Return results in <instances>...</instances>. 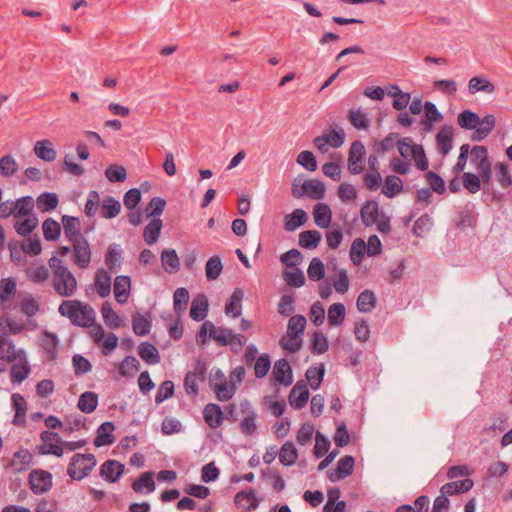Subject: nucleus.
<instances>
[{
	"label": "nucleus",
	"instance_id": "nucleus-34",
	"mask_svg": "<svg viewBox=\"0 0 512 512\" xmlns=\"http://www.w3.org/2000/svg\"><path fill=\"white\" fill-rule=\"evenodd\" d=\"M314 221L317 226L327 228L331 223L332 212L327 204L319 203L314 208Z\"/></svg>",
	"mask_w": 512,
	"mask_h": 512
},
{
	"label": "nucleus",
	"instance_id": "nucleus-28",
	"mask_svg": "<svg viewBox=\"0 0 512 512\" xmlns=\"http://www.w3.org/2000/svg\"><path fill=\"white\" fill-rule=\"evenodd\" d=\"M403 191V181L396 175H388L382 187V194L387 198H394Z\"/></svg>",
	"mask_w": 512,
	"mask_h": 512
},
{
	"label": "nucleus",
	"instance_id": "nucleus-62",
	"mask_svg": "<svg viewBox=\"0 0 512 512\" xmlns=\"http://www.w3.org/2000/svg\"><path fill=\"white\" fill-rule=\"evenodd\" d=\"M496 179L502 188L506 189L512 185V177L509 172L508 165L499 162L495 165Z\"/></svg>",
	"mask_w": 512,
	"mask_h": 512
},
{
	"label": "nucleus",
	"instance_id": "nucleus-31",
	"mask_svg": "<svg viewBox=\"0 0 512 512\" xmlns=\"http://www.w3.org/2000/svg\"><path fill=\"white\" fill-rule=\"evenodd\" d=\"M138 355L149 365H156L160 362V355L157 348L149 342H143L139 345Z\"/></svg>",
	"mask_w": 512,
	"mask_h": 512
},
{
	"label": "nucleus",
	"instance_id": "nucleus-54",
	"mask_svg": "<svg viewBox=\"0 0 512 512\" xmlns=\"http://www.w3.org/2000/svg\"><path fill=\"white\" fill-rule=\"evenodd\" d=\"M42 230L47 241H55L61 234L60 224L52 218H48L42 223Z\"/></svg>",
	"mask_w": 512,
	"mask_h": 512
},
{
	"label": "nucleus",
	"instance_id": "nucleus-49",
	"mask_svg": "<svg viewBox=\"0 0 512 512\" xmlns=\"http://www.w3.org/2000/svg\"><path fill=\"white\" fill-rule=\"evenodd\" d=\"M140 362L134 356H126L119 365L122 376L134 377L140 370Z\"/></svg>",
	"mask_w": 512,
	"mask_h": 512
},
{
	"label": "nucleus",
	"instance_id": "nucleus-27",
	"mask_svg": "<svg viewBox=\"0 0 512 512\" xmlns=\"http://www.w3.org/2000/svg\"><path fill=\"white\" fill-rule=\"evenodd\" d=\"M468 90L471 94L483 92L493 94L496 90L495 85L486 78L474 76L468 82Z\"/></svg>",
	"mask_w": 512,
	"mask_h": 512
},
{
	"label": "nucleus",
	"instance_id": "nucleus-32",
	"mask_svg": "<svg viewBox=\"0 0 512 512\" xmlns=\"http://www.w3.org/2000/svg\"><path fill=\"white\" fill-rule=\"evenodd\" d=\"M22 349H16L15 345L11 340L0 336V359L7 362H14L20 358V352Z\"/></svg>",
	"mask_w": 512,
	"mask_h": 512
},
{
	"label": "nucleus",
	"instance_id": "nucleus-6",
	"mask_svg": "<svg viewBox=\"0 0 512 512\" xmlns=\"http://www.w3.org/2000/svg\"><path fill=\"white\" fill-rule=\"evenodd\" d=\"M345 140V132L343 129L331 130L324 132L321 136L314 139L315 147L321 152L326 153L329 147L339 148Z\"/></svg>",
	"mask_w": 512,
	"mask_h": 512
},
{
	"label": "nucleus",
	"instance_id": "nucleus-36",
	"mask_svg": "<svg viewBox=\"0 0 512 512\" xmlns=\"http://www.w3.org/2000/svg\"><path fill=\"white\" fill-rule=\"evenodd\" d=\"M121 211V203L112 196L105 197L101 202V216L106 219L115 218Z\"/></svg>",
	"mask_w": 512,
	"mask_h": 512
},
{
	"label": "nucleus",
	"instance_id": "nucleus-42",
	"mask_svg": "<svg viewBox=\"0 0 512 512\" xmlns=\"http://www.w3.org/2000/svg\"><path fill=\"white\" fill-rule=\"evenodd\" d=\"M25 219H16L14 229L20 236L30 235L38 226V218L36 216L24 217Z\"/></svg>",
	"mask_w": 512,
	"mask_h": 512
},
{
	"label": "nucleus",
	"instance_id": "nucleus-8",
	"mask_svg": "<svg viewBox=\"0 0 512 512\" xmlns=\"http://www.w3.org/2000/svg\"><path fill=\"white\" fill-rule=\"evenodd\" d=\"M355 459L350 455L341 457L337 462L336 469L327 471V477L332 482H338L350 476L354 470Z\"/></svg>",
	"mask_w": 512,
	"mask_h": 512
},
{
	"label": "nucleus",
	"instance_id": "nucleus-24",
	"mask_svg": "<svg viewBox=\"0 0 512 512\" xmlns=\"http://www.w3.org/2000/svg\"><path fill=\"white\" fill-rule=\"evenodd\" d=\"M381 213L379 212V205L376 201L369 200L361 208L360 216L362 223L366 226H373L377 221V217Z\"/></svg>",
	"mask_w": 512,
	"mask_h": 512
},
{
	"label": "nucleus",
	"instance_id": "nucleus-22",
	"mask_svg": "<svg viewBox=\"0 0 512 512\" xmlns=\"http://www.w3.org/2000/svg\"><path fill=\"white\" fill-rule=\"evenodd\" d=\"M495 124L496 119L494 115H486L482 119L480 118V122L472 134V140L482 141L485 139L494 129Z\"/></svg>",
	"mask_w": 512,
	"mask_h": 512
},
{
	"label": "nucleus",
	"instance_id": "nucleus-14",
	"mask_svg": "<svg viewBox=\"0 0 512 512\" xmlns=\"http://www.w3.org/2000/svg\"><path fill=\"white\" fill-rule=\"evenodd\" d=\"M273 376L277 382L284 386L292 384V369L286 359H280L275 362L273 367Z\"/></svg>",
	"mask_w": 512,
	"mask_h": 512
},
{
	"label": "nucleus",
	"instance_id": "nucleus-26",
	"mask_svg": "<svg viewBox=\"0 0 512 512\" xmlns=\"http://www.w3.org/2000/svg\"><path fill=\"white\" fill-rule=\"evenodd\" d=\"M208 313V300L205 295L200 294L192 301L190 317L195 321H202Z\"/></svg>",
	"mask_w": 512,
	"mask_h": 512
},
{
	"label": "nucleus",
	"instance_id": "nucleus-29",
	"mask_svg": "<svg viewBox=\"0 0 512 512\" xmlns=\"http://www.w3.org/2000/svg\"><path fill=\"white\" fill-rule=\"evenodd\" d=\"M161 262L163 269L170 274L176 273L180 268V259L174 249H164Z\"/></svg>",
	"mask_w": 512,
	"mask_h": 512
},
{
	"label": "nucleus",
	"instance_id": "nucleus-5",
	"mask_svg": "<svg viewBox=\"0 0 512 512\" xmlns=\"http://www.w3.org/2000/svg\"><path fill=\"white\" fill-rule=\"evenodd\" d=\"M31 491L36 495H42L52 488V474L42 469H34L28 477Z\"/></svg>",
	"mask_w": 512,
	"mask_h": 512
},
{
	"label": "nucleus",
	"instance_id": "nucleus-18",
	"mask_svg": "<svg viewBox=\"0 0 512 512\" xmlns=\"http://www.w3.org/2000/svg\"><path fill=\"white\" fill-rule=\"evenodd\" d=\"M112 279L109 273L101 268L98 269L95 274L94 286L97 294L101 298H105L110 295Z\"/></svg>",
	"mask_w": 512,
	"mask_h": 512
},
{
	"label": "nucleus",
	"instance_id": "nucleus-43",
	"mask_svg": "<svg viewBox=\"0 0 512 512\" xmlns=\"http://www.w3.org/2000/svg\"><path fill=\"white\" fill-rule=\"evenodd\" d=\"M350 124L357 130H367L369 128V119L365 112L360 108L350 109L348 112Z\"/></svg>",
	"mask_w": 512,
	"mask_h": 512
},
{
	"label": "nucleus",
	"instance_id": "nucleus-55",
	"mask_svg": "<svg viewBox=\"0 0 512 512\" xmlns=\"http://www.w3.org/2000/svg\"><path fill=\"white\" fill-rule=\"evenodd\" d=\"M345 319V306L342 303H334L328 309V323L330 326H338Z\"/></svg>",
	"mask_w": 512,
	"mask_h": 512
},
{
	"label": "nucleus",
	"instance_id": "nucleus-58",
	"mask_svg": "<svg viewBox=\"0 0 512 512\" xmlns=\"http://www.w3.org/2000/svg\"><path fill=\"white\" fill-rule=\"evenodd\" d=\"M335 291L339 294H345L349 290L350 281L345 269H338L332 278Z\"/></svg>",
	"mask_w": 512,
	"mask_h": 512
},
{
	"label": "nucleus",
	"instance_id": "nucleus-46",
	"mask_svg": "<svg viewBox=\"0 0 512 512\" xmlns=\"http://www.w3.org/2000/svg\"><path fill=\"white\" fill-rule=\"evenodd\" d=\"M307 220V214L303 209H295L285 217L284 227L287 231H294L302 226Z\"/></svg>",
	"mask_w": 512,
	"mask_h": 512
},
{
	"label": "nucleus",
	"instance_id": "nucleus-53",
	"mask_svg": "<svg viewBox=\"0 0 512 512\" xmlns=\"http://www.w3.org/2000/svg\"><path fill=\"white\" fill-rule=\"evenodd\" d=\"M306 327V318L302 315H294L288 321L287 332L289 336L302 337Z\"/></svg>",
	"mask_w": 512,
	"mask_h": 512
},
{
	"label": "nucleus",
	"instance_id": "nucleus-15",
	"mask_svg": "<svg viewBox=\"0 0 512 512\" xmlns=\"http://www.w3.org/2000/svg\"><path fill=\"white\" fill-rule=\"evenodd\" d=\"M235 505L243 508L245 511L255 510L259 505L257 493L250 488L248 491H240L234 497Z\"/></svg>",
	"mask_w": 512,
	"mask_h": 512
},
{
	"label": "nucleus",
	"instance_id": "nucleus-37",
	"mask_svg": "<svg viewBox=\"0 0 512 512\" xmlns=\"http://www.w3.org/2000/svg\"><path fill=\"white\" fill-rule=\"evenodd\" d=\"M298 451L292 442H285L279 451V460L282 465L290 467L296 463Z\"/></svg>",
	"mask_w": 512,
	"mask_h": 512
},
{
	"label": "nucleus",
	"instance_id": "nucleus-47",
	"mask_svg": "<svg viewBox=\"0 0 512 512\" xmlns=\"http://www.w3.org/2000/svg\"><path fill=\"white\" fill-rule=\"evenodd\" d=\"M49 269L42 264H35L27 268V278L33 283H43L49 278Z\"/></svg>",
	"mask_w": 512,
	"mask_h": 512
},
{
	"label": "nucleus",
	"instance_id": "nucleus-41",
	"mask_svg": "<svg viewBox=\"0 0 512 512\" xmlns=\"http://www.w3.org/2000/svg\"><path fill=\"white\" fill-rule=\"evenodd\" d=\"M376 296L370 290L362 291L356 302L357 309L362 313L371 312L376 306Z\"/></svg>",
	"mask_w": 512,
	"mask_h": 512
},
{
	"label": "nucleus",
	"instance_id": "nucleus-16",
	"mask_svg": "<svg viewBox=\"0 0 512 512\" xmlns=\"http://www.w3.org/2000/svg\"><path fill=\"white\" fill-rule=\"evenodd\" d=\"M62 224L66 238L72 243L84 239L80 232V221L77 217L64 215Z\"/></svg>",
	"mask_w": 512,
	"mask_h": 512
},
{
	"label": "nucleus",
	"instance_id": "nucleus-12",
	"mask_svg": "<svg viewBox=\"0 0 512 512\" xmlns=\"http://www.w3.org/2000/svg\"><path fill=\"white\" fill-rule=\"evenodd\" d=\"M125 466L117 460H107L100 467V476L109 483L117 482L123 475Z\"/></svg>",
	"mask_w": 512,
	"mask_h": 512
},
{
	"label": "nucleus",
	"instance_id": "nucleus-48",
	"mask_svg": "<svg viewBox=\"0 0 512 512\" xmlns=\"http://www.w3.org/2000/svg\"><path fill=\"white\" fill-rule=\"evenodd\" d=\"M101 314L105 324L110 329H117L121 325V319L118 314L113 310L109 302H105L101 307Z\"/></svg>",
	"mask_w": 512,
	"mask_h": 512
},
{
	"label": "nucleus",
	"instance_id": "nucleus-30",
	"mask_svg": "<svg viewBox=\"0 0 512 512\" xmlns=\"http://www.w3.org/2000/svg\"><path fill=\"white\" fill-rule=\"evenodd\" d=\"M35 201L31 196H24L15 201V219L35 216L33 209Z\"/></svg>",
	"mask_w": 512,
	"mask_h": 512
},
{
	"label": "nucleus",
	"instance_id": "nucleus-10",
	"mask_svg": "<svg viewBox=\"0 0 512 512\" xmlns=\"http://www.w3.org/2000/svg\"><path fill=\"white\" fill-rule=\"evenodd\" d=\"M31 367L28 363L25 351L20 352V358L14 361L10 369V380L13 384L22 383L30 374Z\"/></svg>",
	"mask_w": 512,
	"mask_h": 512
},
{
	"label": "nucleus",
	"instance_id": "nucleus-45",
	"mask_svg": "<svg viewBox=\"0 0 512 512\" xmlns=\"http://www.w3.org/2000/svg\"><path fill=\"white\" fill-rule=\"evenodd\" d=\"M98 404V395L95 392L87 391L80 395L78 408L86 414L92 413Z\"/></svg>",
	"mask_w": 512,
	"mask_h": 512
},
{
	"label": "nucleus",
	"instance_id": "nucleus-56",
	"mask_svg": "<svg viewBox=\"0 0 512 512\" xmlns=\"http://www.w3.org/2000/svg\"><path fill=\"white\" fill-rule=\"evenodd\" d=\"M212 390L220 401L230 400L236 392L235 386L231 383H228L227 381L222 383L215 382Z\"/></svg>",
	"mask_w": 512,
	"mask_h": 512
},
{
	"label": "nucleus",
	"instance_id": "nucleus-52",
	"mask_svg": "<svg viewBox=\"0 0 512 512\" xmlns=\"http://www.w3.org/2000/svg\"><path fill=\"white\" fill-rule=\"evenodd\" d=\"M132 329L138 336H146L151 330V321L140 313L132 317Z\"/></svg>",
	"mask_w": 512,
	"mask_h": 512
},
{
	"label": "nucleus",
	"instance_id": "nucleus-2",
	"mask_svg": "<svg viewBox=\"0 0 512 512\" xmlns=\"http://www.w3.org/2000/svg\"><path fill=\"white\" fill-rule=\"evenodd\" d=\"M58 313L77 327L87 328L93 326L96 321L95 310L89 304L77 299L62 301L58 307Z\"/></svg>",
	"mask_w": 512,
	"mask_h": 512
},
{
	"label": "nucleus",
	"instance_id": "nucleus-11",
	"mask_svg": "<svg viewBox=\"0 0 512 512\" xmlns=\"http://www.w3.org/2000/svg\"><path fill=\"white\" fill-rule=\"evenodd\" d=\"M73 244V260L74 263L82 269H85L89 266L91 262V249L88 241L84 239H80L76 242H72Z\"/></svg>",
	"mask_w": 512,
	"mask_h": 512
},
{
	"label": "nucleus",
	"instance_id": "nucleus-4",
	"mask_svg": "<svg viewBox=\"0 0 512 512\" xmlns=\"http://www.w3.org/2000/svg\"><path fill=\"white\" fill-rule=\"evenodd\" d=\"M300 179H294L292 183L291 193L295 198H301L304 195L314 200L323 199L325 196V185L319 180H308L303 181L301 184V190H297Z\"/></svg>",
	"mask_w": 512,
	"mask_h": 512
},
{
	"label": "nucleus",
	"instance_id": "nucleus-19",
	"mask_svg": "<svg viewBox=\"0 0 512 512\" xmlns=\"http://www.w3.org/2000/svg\"><path fill=\"white\" fill-rule=\"evenodd\" d=\"M114 429L115 426L112 422L106 421L102 423L97 429V435L94 439V445L96 447H102L113 444L115 441V438L112 434Z\"/></svg>",
	"mask_w": 512,
	"mask_h": 512
},
{
	"label": "nucleus",
	"instance_id": "nucleus-7",
	"mask_svg": "<svg viewBox=\"0 0 512 512\" xmlns=\"http://www.w3.org/2000/svg\"><path fill=\"white\" fill-rule=\"evenodd\" d=\"M365 147L361 141H354L349 149L348 170L351 174L357 175L364 170Z\"/></svg>",
	"mask_w": 512,
	"mask_h": 512
},
{
	"label": "nucleus",
	"instance_id": "nucleus-57",
	"mask_svg": "<svg viewBox=\"0 0 512 512\" xmlns=\"http://www.w3.org/2000/svg\"><path fill=\"white\" fill-rule=\"evenodd\" d=\"M471 161L476 165L477 170L490 165L487 148L485 146H474L471 149Z\"/></svg>",
	"mask_w": 512,
	"mask_h": 512
},
{
	"label": "nucleus",
	"instance_id": "nucleus-3",
	"mask_svg": "<svg viewBox=\"0 0 512 512\" xmlns=\"http://www.w3.org/2000/svg\"><path fill=\"white\" fill-rule=\"evenodd\" d=\"M96 458L93 454L76 453L71 458L67 467V474L72 480L81 481L89 475L96 466Z\"/></svg>",
	"mask_w": 512,
	"mask_h": 512
},
{
	"label": "nucleus",
	"instance_id": "nucleus-51",
	"mask_svg": "<svg viewBox=\"0 0 512 512\" xmlns=\"http://www.w3.org/2000/svg\"><path fill=\"white\" fill-rule=\"evenodd\" d=\"M480 122V117L473 111L464 110L457 117L458 125L467 130H475Z\"/></svg>",
	"mask_w": 512,
	"mask_h": 512
},
{
	"label": "nucleus",
	"instance_id": "nucleus-33",
	"mask_svg": "<svg viewBox=\"0 0 512 512\" xmlns=\"http://www.w3.org/2000/svg\"><path fill=\"white\" fill-rule=\"evenodd\" d=\"M162 229V220L160 218H153L144 229V240L148 245L155 244L160 236Z\"/></svg>",
	"mask_w": 512,
	"mask_h": 512
},
{
	"label": "nucleus",
	"instance_id": "nucleus-40",
	"mask_svg": "<svg viewBox=\"0 0 512 512\" xmlns=\"http://www.w3.org/2000/svg\"><path fill=\"white\" fill-rule=\"evenodd\" d=\"M243 296L244 293L242 289L236 288L233 291L229 301L226 303L225 306L226 314H231L233 318H237L241 315V301L243 299Z\"/></svg>",
	"mask_w": 512,
	"mask_h": 512
},
{
	"label": "nucleus",
	"instance_id": "nucleus-64",
	"mask_svg": "<svg viewBox=\"0 0 512 512\" xmlns=\"http://www.w3.org/2000/svg\"><path fill=\"white\" fill-rule=\"evenodd\" d=\"M366 250V243L361 238H356L351 245L350 248V259L355 264L358 265L361 263Z\"/></svg>",
	"mask_w": 512,
	"mask_h": 512
},
{
	"label": "nucleus",
	"instance_id": "nucleus-13",
	"mask_svg": "<svg viewBox=\"0 0 512 512\" xmlns=\"http://www.w3.org/2000/svg\"><path fill=\"white\" fill-rule=\"evenodd\" d=\"M309 399V390L304 381H298L291 389L289 403L293 408L300 409L306 405Z\"/></svg>",
	"mask_w": 512,
	"mask_h": 512
},
{
	"label": "nucleus",
	"instance_id": "nucleus-50",
	"mask_svg": "<svg viewBox=\"0 0 512 512\" xmlns=\"http://www.w3.org/2000/svg\"><path fill=\"white\" fill-rule=\"evenodd\" d=\"M36 203L41 212H48L58 206L59 199L55 193L45 192L38 196Z\"/></svg>",
	"mask_w": 512,
	"mask_h": 512
},
{
	"label": "nucleus",
	"instance_id": "nucleus-44",
	"mask_svg": "<svg viewBox=\"0 0 512 512\" xmlns=\"http://www.w3.org/2000/svg\"><path fill=\"white\" fill-rule=\"evenodd\" d=\"M321 238L319 231L306 230L299 234V245L305 249H314L319 245Z\"/></svg>",
	"mask_w": 512,
	"mask_h": 512
},
{
	"label": "nucleus",
	"instance_id": "nucleus-23",
	"mask_svg": "<svg viewBox=\"0 0 512 512\" xmlns=\"http://www.w3.org/2000/svg\"><path fill=\"white\" fill-rule=\"evenodd\" d=\"M156 484L154 481V472L146 471L142 473L137 480L132 483V489L135 493H143L146 489V493H152L155 491Z\"/></svg>",
	"mask_w": 512,
	"mask_h": 512
},
{
	"label": "nucleus",
	"instance_id": "nucleus-60",
	"mask_svg": "<svg viewBox=\"0 0 512 512\" xmlns=\"http://www.w3.org/2000/svg\"><path fill=\"white\" fill-rule=\"evenodd\" d=\"M223 269L220 257L213 256L208 259L205 266L206 277L209 281L217 279Z\"/></svg>",
	"mask_w": 512,
	"mask_h": 512
},
{
	"label": "nucleus",
	"instance_id": "nucleus-17",
	"mask_svg": "<svg viewBox=\"0 0 512 512\" xmlns=\"http://www.w3.org/2000/svg\"><path fill=\"white\" fill-rule=\"evenodd\" d=\"M453 132L454 129L452 126L445 125L440 129V131L436 135L437 149L443 155L448 154L449 151L452 149Z\"/></svg>",
	"mask_w": 512,
	"mask_h": 512
},
{
	"label": "nucleus",
	"instance_id": "nucleus-1",
	"mask_svg": "<svg viewBox=\"0 0 512 512\" xmlns=\"http://www.w3.org/2000/svg\"><path fill=\"white\" fill-rule=\"evenodd\" d=\"M52 270V286L56 294L61 297H72L77 292L78 283L73 273L63 261L53 255L48 261Z\"/></svg>",
	"mask_w": 512,
	"mask_h": 512
},
{
	"label": "nucleus",
	"instance_id": "nucleus-39",
	"mask_svg": "<svg viewBox=\"0 0 512 512\" xmlns=\"http://www.w3.org/2000/svg\"><path fill=\"white\" fill-rule=\"evenodd\" d=\"M41 347L47 353L48 359L53 360L57 355L58 338L55 334L45 331L41 336Z\"/></svg>",
	"mask_w": 512,
	"mask_h": 512
},
{
	"label": "nucleus",
	"instance_id": "nucleus-20",
	"mask_svg": "<svg viewBox=\"0 0 512 512\" xmlns=\"http://www.w3.org/2000/svg\"><path fill=\"white\" fill-rule=\"evenodd\" d=\"M33 151L39 159L45 162H52L57 156L53 143L48 139L37 141L34 145Z\"/></svg>",
	"mask_w": 512,
	"mask_h": 512
},
{
	"label": "nucleus",
	"instance_id": "nucleus-38",
	"mask_svg": "<svg viewBox=\"0 0 512 512\" xmlns=\"http://www.w3.org/2000/svg\"><path fill=\"white\" fill-rule=\"evenodd\" d=\"M122 249L119 244H110L105 254V264L111 272H116L120 266Z\"/></svg>",
	"mask_w": 512,
	"mask_h": 512
},
{
	"label": "nucleus",
	"instance_id": "nucleus-61",
	"mask_svg": "<svg viewBox=\"0 0 512 512\" xmlns=\"http://www.w3.org/2000/svg\"><path fill=\"white\" fill-rule=\"evenodd\" d=\"M32 458L33 456L28 450H19L13 455L12 466L15 467L17 471L24 470L30 465Z\"/></svg>",
	"mask_w": 512,
	"mask_h": 512
},
{
	"label": "nucleus",
	"instance_id": "nucleus-25",
	"mask_svg": "<svg viewBox=\"0 0 512 512\" xmlns=\"http://www.w3.org/2000/svg\"><path fill=\"white\" fill-rule=\"evenodd\" d=\"M205 375V367L197 366L195 371L188 372L185 376L184 387L189 395L196 396L198 393V379L203 380Z\"/></svg>",
	"mask_w": 512,
	"mask_h": 512
},
{
	"label": "nucleus",
	"instance_id": "nucleus-9",
	"mask_svg": "<svg viewBox=\"0 0 512 512\" xmlns=\"http://www.w3.org/2000/svg\"><path fill=\"white\" fill-rule=\"evenodd\" d=\"M40 438L43 444L40 446V453L44 455H55L61 457L63 455V449L58 445L61 440L58 433L45 430L41 432Z\"/></svg>",
	"mask_w": 512,
	"mask_h": 512
},
{
	"label": "nucleus",
	"instance_id": "nucleus-35",
	"mask_svg": "<svg viewBox=\"0 0 512 512\" xmlns=\"http://www.w3.org/2000/svg\"><path fill=\"white\" fill-rule=\"evenodd\" d=\"M324 375L325 366L323 363L309 367L305 373L306 379L313 390L319 388L321 382L323 381Z\"/></svg>",
	"mask_w": 512,
	"mask_h": 512
},
{
	"label": "nucleus",
	"instance_id": "nucleus-21",
	"mask_svg": "<svg viewBox=\"0 0 512 512\" xmlns=\"http://www.w3.org/2000/svg\"><path fill=\"white\" fill-rule=\"evenodd\" d=\"M131 287L130 277L120 275L114 281V296L118 303L124 304L129 297V290Z\"/></svg>",
	"mask_w": 512,
	"mask_h": 512
},
{
	"label": "nucleus",
	"instance_id": "nucleus-63",
	"mask_svg": "<svg viewBox=\"0 0 512 512\" xmlns=\"http://www.w3.org/2000/svg\"><path fill=\"white\" fill-rule=\"evenodd\" d=\"M283 278L286 284L291 287L299 288L305 284L304 273L298 268L291 271L285 270Z\"/></svg>",
	"mask_w": 512,
	"mask_h": 512
},
{
	"label": "nucleus",
	"instance_id": "nucleus-59",
	"mask_svg": "<svg viewBox=\"0 0 512 512\" xmlns=\"http://www.w3.org/2000/svg\"><path fill=\"white\" fill-rule=\"evenodd\" d=\"M188 302V290L184 287L177 288L173 295V305L176 314H181L187 308Z\"/></svg>",
	"mask_w": 512,
	"mask_h": 512
}]
</instances>
